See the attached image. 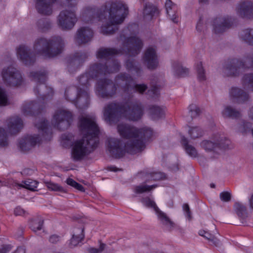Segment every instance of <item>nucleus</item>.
<instances>
[{"mask_svg": "<svg viewBox=\"0 0 253 253\" xmlns=\"http://www.w3.org/2000/svg\"><path fill=\"white\" fill-rule=\"evenodd\" d=\"M13 253H25V250L23 247H18Z\"/></svg>", "mask_w": 253, "mask_h": 253, "instance_id": "774afa93", "label": "nucleus"}, {"mask_svg": "<svg viewBox=\"0 0 253 253\" xmlns=\"http://www.w3.org/2000/svg\"><path fill=\"white\" fill-rule=\"evenodd\" d=\"M105 246V244L100 243L99 249L90 248L88 249V252L89 253H100L104 250Z\"/></svg>", "mask_w": 253, "mask_h": 253, "instance_id": "603ef678", "label": "nucleus"}, {"mask_svg": "<svg viewBox=\"0 0 253 253\" xmlns=\"http://www.w3.org/2000/svg\"><path fill=\"white\" fill-rule=\"evenodd\" d=\"M66 182L68 185H70L73 187H74L75 185L77 183V182L70 178H67Z\"/></svg>", "mask_w": 253, "mask_h": 253, "instance_id": "69168bd1", "label": "nucleus"}, {"mask_svg": "<svg viewBox=\"0 0 253 253\" xmlns=\"http://www.w3.org/2000/svg\"><path fill=\"white\" fill-rule=\"evenodd\" d=\"M56 0H37L36 7L42 14L50 15L52 12V4Z\"/></svg>", "mask_w": 253, "mask_h": 253, "instance_id": "b1692460", "label": "nucleus"}, {"mask_svg": "<svg viewBox=\"0 0 253 253\" xmlns=\"http://www.w3.org/2000/svg\"><path fill=\"white\" fill-rule=\"evenodd\" d=\"M8 104L7 96L5 90L0 87V106H6Z\"/></svg>", "mask_w": 253, "mask_h": 253, "instance_id": "8fccbe9b", "label": "nucleus"}, {"mask_svg": "<svg viewBox=\"0 0 253 253\" xmlns=\"http://www.w3.org/2000/svg\"><path fill=\"white\" fill-rule=\"evenodd\" d=\"M93 36V32L88 27H82L76 32L75 40L76 42L80 45L90 42Z\"/></svg>", "mask_w": 253, "mask_h": 253, "instance_id": "dca6fc26", "label": "nucleus"}, {"mask_svg": "<svg viewBox=\"0 0 253 253\" xmlns=\"http://www.w3.org/2000/svg\"><path fill=\"white\" fill-rule=\"evenodd\" d=\"M188 132L191 138L193 139L202 136L204 133L203 130L198 126L190 127Z\"/></svg>", "mask_w": 253, "mask_h": 253, "instance_id": "c03bdc74", "label": "nucleus"}, {"mask_svg": "<svg viewBox=\"0 0 253 253\" xmlns=\"http://www.w3.org/2000/svg\"><path fill=\"white\" fill-rule=\"evenodd\" d=\"M242 84L245 87L253 90V73L244 75L242 78Z\"/></svg>", "mask_w": 253, "mask_h": 253, "instance_id": "a19ab883", "label": "nucleus"}, {"mask_svg": "<svg viewBox=\"0 0 253 253\" xmlns=\"http://www.w3.org/2000/svg\"><path fill=\"white\" fill-rule=\"evenodd\" d=\"M203 24V20L202 19V18L200 17V18L199 19V20L198 21V22L197 23V26H196V29L198 31L200 32L202 30Z\"/></svg>", "mask_w": 253, "mask_h": 253, "instance_id": "680f3d73", "label": "nucleus"}, {"mask_svg": "<svg viewBox=\"0 0 253 253\" xmlns=\"http://www.w3.org/2000/svg\"><path fill=\"white\" fill-rule=\"evenodd\" d=\"M165 7L169 19L174 23H177L178 17L176 15L177 6L171 0H166Z\"/></svg>", "mask_w": 253, "mask_h": 253, "instance_id": "393cba45", "label": "nucleus"}, {"mask_svg": "<svg viewBox=\"0 0 253 253\" xmlns=\"http://www.w3.org/2000/svg\"><path fill=\"white\" fill-rule=\"evenodd\" d=\"M79 127L83 137L74 141L71 149V158L76 162L84 159L99 143V130L93 114L81 115L79 117Z\"/></svg>", "mask_w": 253, "mask_h": 253, "instance_id": "7ed1b4c3", "label": "nucleus"}, {"mask_svg": "<svg viewBox=\"0 0 253 253\" xmlns=\"http://www.w3.org/2000/svg\"><path fill=\"white\" fill-rule=\"evenodd\" d=\"M6 126L9 132L14 134L22 129L23 123L20 118L18 116H13L6 120Z\"/></svg>", "mask_w": 253, "mask_h": 253, "instance_id": "412c9836", "label": "nucleus"}, {"mask_svg": "<svg viewBox=\"0 0 253 253\" xmlns=\"http://www.w3.org/2000/svg\"><path fill=\"white\" fill-rule=\"evenodd\" d=\"M11 250V247L9 245L2 246L0 248V253H7Z\"/></svg>", "mask_w": 253, "mask_h": 253, "instance_id": "052dcab7", "label": "nucleus"}, {"mask_svg": "<svg viewBox=\"0 0 253 253\" xmlns=\"http://www.w3.org/2000/svg\"><path fill=\"white\" fill-rule=\"evenodd\" d=\"M183 210L185 212V216L189 220H191L192 219V215L191 212L190 210V208L188 204H184L182 207Z\"/></svg>", "mask_w": 253, "mask_h": 253, "instance_id": "6e6d98bb", "label": "nucleus"}, {"mask_svg": "<svg viewBox=\"0 0 253 253\" xmlns=\"http://www.w3.org/2000/svg\"><path fill=\"white\" fill-rule=\"evenodd\" d=\"M37 26L40 32H46L51 28V22L49 19L42 18L38 21Z\"/></svg>", "mask_w": 253, "mask_h": 253, "instance_id": "72a5a7b5", "label": "nucleus"}, {"mask_svg": "<svg viewBox=\"0 0 253 253\" xmlns=\"http://www.w3.org/2000/svg\"><path fill=\"white\" fill-rule=\"evenodd\" d=\"M126 69L138 75L140 73V68L138 64H136L134 60L128 59L126 62Z\"/></svg>", "mask_w": 253, "mask_h": 253, "instance_id": "58836bf2", "label": "nucleus"}, {"mask_svg": "<svg viewBox=\"0 0 253 253\" xmlns=\"http://www.w3.org/2000/svg\"><path fill=\"white\" fill-rule=\"evenodd\" d=\"M128 13L127 5L121 1L112 2L109 11L108 22L101 27L103 34H113L118 29V25L124 21Z\"/></svg>", "mask_w": 253, "mask_h": 253, "instance_id": "6e6552de", "label": "nucleus"}, {"mask_svg": "<svg viewBox=\"0 0 253 253\" xmlns=\"http://www.w3.org/2000/svg\"><path fill=\"white\" fill-rule=\"evenodd\" d=\"M35 126L42 136H40V134L28 135L21 138L19 142V147L22 151H28L42 140H50L52 131L48 126L46 120L43 118H36Z\"/></svg>", "mask_w": 253, "mask_h": 253, "instance_id": "0eeeda50", "label": "nucleus"}, {"mask_svg": "<svg viewBox=\"0 0 253 253\" xmlns=\"http://www.w3.org/2000/svg\"><path fill=\"white\" fill-rule=\"evenodd\" d=\"M65 46L62 38L54 36L47 39L40 37L34 42L33 52L25 45H20L17 49L18 58L26 65H32L35 61L36 54L45 58H51L61 53Z\"/></svg>", "mask_w": 253, "mask_h": 253, "instance_id": "20e7f679", "label": "nucleus"}, {"mask_svg": "<svg viewBox=\"0 0 253 253\" xmlns=\"http://www.w3.org/2000/svg\"><path fill=\"white\" fill-rule=\"evenodd\" d=\"M60 240V237L57 235H51L49 239V241L50 243L55 244L59 242Z\"/></svg>", "mask_w": 253, "mask_h": 253, "instance_id": "bf43d9fd", "label": "nucleus"}, {"mask_svg": "<svg viewBox=\"0 0 253 253\" xmlns=\"http://www.w3.org/2000/svg\"><path fill=\"white\" fill-rule=\"evenodd\" d=\"M138 26L136 24L129 25L123 30V34L121 39L123 41L122 47L119 50L114 48H100L96 52L98 59L107 60L105 65L101 63H94L91 65L88 71L78 78V82L82 91L86 90L89 93V88L91 85L92 80L99 77L117 72L120 70V65L118 60L114 58L115 55L126 54L130 56H135L139 54L143 46L142 40L136 36H131L126 38L127 31L130 33L132 29L137 30Z\"/></svg>", "mask_w": 253, "mask_h": 253, "instance_id": "f257e3e1", "label": "nucleus"}, {"mask_svg": "<svg viewBox=\"0 0 253 253\" xmlns=\"http://www.w3.org/2000/svg\"><path fill=\"white\" fill-rule=\"evenodd\" d=\"M165 177V173L159 171H147L145 174V178L146 182H149L151 180L156 181L164 179Z\"/></svg>", "mask_w": 253, "mask_h": 253, "instance_id": "473e14b6", "label": "nucleus"}, {"mask_svg": "<svg viewBox=\"0 0 253 253\" xmlns=\"http://www.w3.org/2000/svg\"><path fill=\"white\" fill-rule=\"evenodd\" d=\"M236 10L241 17L252 18L253 17V2L248 0L241 2L238 5Z\"/></svg>", "mask_w": 253, "mask_h": 253, "instance_id": "aec40b11", "label": "nucleus"}, {"mask_svg": "<svg viewBox=\"0 0 253 253\" xmlns=\"http://www.w3.org/2000/svg\"><path fill=\"white\" fill-rule=\"evenodd\" d=\"M220 198L221 201L224 202H229L231 200V194L228 192H222L220 194Z\"/></svg>", "mask_w": 253, "mask_h": 253, "instance_id": "5fc2aeb1", "label": "nucleus"}, {"mask_svg": "<svg viewBox=\"0 0 253 253\" xmlns=\"http://www.w3.org/2000/svg\"><path fill=\"white\" fill-rule=\"evenodd\" d=\"M88 54L84 52H76L72 57L68 59L67 68L70 73H73L85 61Z\"/></svg>", "mask_w": 253, "mask_h": 253, "instance_id": "2eb2a0df", "label": "nucleus"}, {"mask_svg": "<svg viewBox=\"0 0 253 253\" xmlns=\"http://www.w3.org/2000/svg\"><path fill=\"white\" fill-rule=\"evenodd\" d=\"M141 202L145 207L152 208L154 211L156 210V208H158L154 200L149 197L142 198Z\"/></svg>", "mask_w": 253, "mask_h": 253, "instance_id": "49530a36", "label": "nucleus"}, {"mask_svg": "<svg viewBox=\"0 0 253 253\" xmlns=\"http://www.w3.org/2000/svg\"><path fill=\"white\" fill-rule=\"evenodd\" d=\"M98 10L95 6H88L83 9L80 18L85 23L92 22L96 17H98Z\"/></svg>", "mask_w": 253, "mask_h": 253, "instance_id": "4be33fe9", "label": "nucleus"}, {"mask_svg": "<svg viewBox=\"0 0 253 253\" xmlns=\"http://www.w3.org/2000/svg\"><path fill=\"white\" fill-rule=\"evenodd\" d=\"M118 131L126 139L124 146L117 138L108 139V149L113 157L120 158L126 151L134 154L143 150L146 142L153 136V131L149 128H137L130 125L121 123L118 125Z\"/></svg>", "mask_w": 253, "mask_h": 253, "instance_id": "f03ea898", "label": "nucleus"}, {"mask_svg": "<svg viewBox=\"0 0 253 253\" xmlns=\"http://www.w3.org/2000/svg\"><path fill=\"white\" fill-rule=\"evenodd\" d=\"M251 127L252 125L250 122H244L243 123L242 126L239 128V130L242 133H245L249 130Z\"/></svg>", "mask_w": 253, "mask_h": 253, "instance_id": "864d4df0", "label": "nucleus"}, {"mask_svg": "<svg viewBox=\"0 0 253 253\" xmlns=\"http://www.w3.org/2000/svg\"><path fill=\"white\" fill-rule=\"evenodd\" d=\"M232 24V19L229 17H216L212 24L214 32L216 34L221 33L230 28Z\"/></svg>", "mask_w": 253, "mask_h": 253, "instance_id": "f3484780", "label": "nucleus"}, {"mask_svg": "<svg viewBox=\"0 0 253 253\" xmlns=\"http://www.w3.org/2000/svg\"><path fill=\"white\" fill-rule=\"evenodd\" d=\"M74 188H75L76 189L79 190V191H84V187L80 184L78 183L77 182V183L76 184V185H75L74 186Z\"/></svg>", "mask_w": 253, "mask_h": 253, "instance_id": "338daca9", "label": "nucleus"}, {"mask_svg": "<svg viewBox=\"0 0 253 253\" xmlns=\"http://www.w3.org/2000/svg\"><path fill=\"white\" fill-rule=\"evenodd\" d=\"M38 182L32 179H28L22 181V184L16 183L17 187H23L31 191H35L37 187Z\"/></svg>", "mask_w": 253, "mask_h": 253, "instance_id": "e433bc0d", "label": "nucleus"}, {"mask_svg": "<svg viewBox=\"0 0 253 253\" xmlns=\"http://www.w3.org/2000/svg\"><path fill=\"white\" fill-rule=\"evenodd\" d=\"M77 0H66L65 6L71 9H66L60 12L57 18V24L63 30H70L73 28L78 21L75 7Z\"/></svg>", "mask_w": 253, "mask_h": 253, "instance_id": "9d476101", "label": "nucleus"}, {"mask_svg": "<svg viewBox=\"0 0 253 253\" xmlns=\"http://www.w3.org/2000/svg\"><path fill=\"white\" fill-rule=\"evenodd\" d=\"M230 99L234 103H243L248 101L250 96L249 94L238 87H232L229 90Z\"/></svg>", "mask_w": 253, "mask_h": 253, "instance_id": "a211bd4d", "label": "nucleus"}, {"mask_svg": "<svg viewBox=\"0 0 253 253\" xmlns=\"http://www.w3.org/2000/svg\"><path fill=\"white\" fill-rule=\"evenodd\" d=\"M157 187V185L154 184L151 186L147 185H140L136 186L134 188V191L136 194H141L145 192L150 191L156 187Z\"/></svg>", "mask_w": 253, "mask_h": 253, "instance_id": "37998d69", "label": "nucleus"}, {"mask_svg": "<svg viewBox=\"0 0 253 253\" xmlns=\"http://www.w3.org/2000/svg\"><path fill=\"white\" fill-rule=\"evenodd\" d=\"M222 114L224 117L235 119L238 118L241 116V113L239 110L229 105L225 106L222 111Z\"/></svg>", "mask_w": 253, "mask_h": 253, "instance_id": "2f4dec72", "label": "nucleus"}, {"mask_svg": "<svg viewBox=\"0 0 253 253\" xmlns=\"http://www.w3.org/2000/svg\"><path fill=\"white\" fill-rule=\"evenodd\" d=\"M143 60L148 69L156 68L159 64V60L156 49L151 47L148 48L144 53Z\"/></svg>", "mask_w": 253, "mask_h": 253, "instance_id": "6ab92c4d", "label": "nucleus"}, {"mask_svg": "<svg viewBox=\"0 0 253 253\" xmlns=\"http://www.w3.org/2000/svg\"><path fill=\"white\" fill-rule=\"evenodd\" d=\"M61 143L64 148L72 147L74 141V135L71 133L63 134L61 137Z\"/></svg>", "mask_w": 253, "mask_h": 253, "instance_id": "f704fd0d", "label": "nucleus"}, {"mask_svg": "<svg viewBox=\"0 0 253 253\" xmlns=\"http://www.w3.org/2000/svg\"><path fill=\"white\" fill-rule=\"evenodd\" d=\"M84 229L82 227L76 228L73 230L72 238L70 241L71 247L77 246L84 238Z\"/></svg>", "mask_w": 253, "mask_h": 253, "instance_id": "cd10ccee", "label": "nucleus"}, {"mask_svg": "<svg viewBox=\"0 0 253 253\" xmlns=\"http://www.w3.org/2000/svg\"><path fill=\"white\" fill-rule=\"evenodd\" d=\"M73 120L72 113L67 110H57L51 120L52 126L60 130H65L69 127Z\"/></svg>", "mask_w": 253, "mask_h": 253, "instance_id": "ddd939ff", "label": "nucleus"}, {"mask_svg": "<svg viewBox=\"0 0 253 253\" xmlns=\"http://www.w3.org/2000/svg\"><path fill=\"white\" fill-rule=\"evenodd\" d=\"M41 109L40 104L34 101L25 102L22 106V112L24 116L38 115Z\"/></svg>", "mask_w": 253, "mask_h": 253, "instance_id": "5701e85b", "label": "nucleus"}, {"mask_svg": "<svg viewBox=\"0 0 253 253\" xmlns=\"http://www.w3.org/2000/svg\"><path fill=\"white\" fill-rule=\"evenodd\" d=\"M158 13V10L155 5L149 3L145 4L143 15L146 19L150 20Z\"/></svg>", "mask_w": 253, "mask_h": 253, "instance_id": "c756f323", "label": "nucleus"}, {"mask_svg": "<svg viewBox=\"0 0 253 253\" xmlns=\"http://www.w3.org/2000/svg\"><path fill=\"white\" fill-rule=\"evenodd\" d=\"M196 68L197 72L198 79L200 81H205L206 79L205 70L204 69L202 62L197 63Z\"/></svg>", "mask_w": 253, "mask_h": 253, "instance_id": "de8ad7c7", "label": "nucleus"}, {"mask_svg": "<svg viewBox=\"0 0 253 253\" xmlns=\"http://www.w3.org/2000/svg\"><path fill=\"white\" fill-rule=\"evenodd\" d=\"M66 99L74 103L81 109H85L89 104V95L86 90L82 91V88L75 86H70L65 92Z\"/></svg>", "mask_w": 253, "mask_h": 253, "instance_id": "9b49d317", "label": "nucleus"}, {"mask_svg": "<svg viewBox=\"0 0 253 253\" xmlns=\"http://www.w3.org/2000/svg\"><path fill=\"white\" fill-rule=\"evenodd\" d=\"M203 232H204V233L205 234H202V232H199L200 235L205 237L209 240H211V238H212V237L213 236V235H212L206 231H204Z\"/></svg>", "mask_w": 253, "mask_h": 253, "instance_id": "0e129e2a", "label": "nucleus"}, {"mask_svg": "<svg viewBox=\"0 0 253 253\" xmlns=\"http://www.w3.org/2000/svg\"><path fill=\"white\" fill-rule=\"evenodd\" d=\"M14 212V214L16 216H22L26 214V211L20 207H17L15 209Z\"/></svg>", "mask_w": 253, "mask_h": 253, "instance_id": "13d9d810", "label": "nucleus"}, {"mask_svg": "<svg viewBox=\"0 0 253 253\" xmlns=\"http://www.w3.org/2000/svg\"><path fill=\"white\" fill-rule=\"evenodd\" d=\"M8 144L7 133L5 129L0 127V148L7 146Z\"/></svg>", "mask_w": 253, "mask_h": 253, "instance_id": "a18cd8bd", "label": "nucleus"}, {"mask_svg": "<svg viewBox=\"0 0 253 253\" xmlns=\"http://www.w3.org/2000/svg\"><path fill=\"white\" fill-rule=\"evenodd\" d=\"M46 186L47 188L51 190L54 191H59L63 193H66V190L61 186L58 184L52 182H46Z\"/></svg>", "mask_w": 253, "mask_h": 253, "instance_id": "09e8293b", "label": "nucleus"}, {"mask_svg": "<svg viewBox=\"0 0 253 253\" xmlns=\"http://www.w3.org/2000/svg\"><path fill=\"white\" fill-rule=\"evenodd\" d=\"M43 223V218L38 216L31 220L30 222V227L34 232H37L42 229Z\"/></svg>", "mask_w": 253, "mask_h": 253, "instance_id": "4c0bfd02", "label": "nucleus"}, {"mask_svg": "<svg viewBox=\"0 0 253 253\" xmlns=\"http://www.w3.org/2000/svg\"><path fill=\"white\" fill-rule=\"evenodd\" d=\"M29 76L32 81L37 84L36 87L34 88V92L39 101L44 102L50 99L53 96V90L52 88L45 84L47 79V72L44 70L32 71L29 73Z\"/></svg>", "mask_w": 253, "mask_h": 253, "instance_id": "1a4fd4ad", "label": "nucleus"}, {"mask_svg": "<svg viewBox=\"0 0 253 253\" xmlns=\"http://www.w3.org/2000/svg\"><path fill=\"white\" fill-rule=\"evenodd\" d=\"M166 110L164 106L151 105L149 108V114L152 119L157 120L165 116Z\"/></svg>", "mask_w": 253, "mask_h": 253, "instance_id": "a878e982", "label": "nucleus"}, {"mask_svg": "<svg viewBox=\"0 0 253 253\" xmlns=\"http://www.w3.org/2000/svg\"><path fill=\"white\" fill-rule=\"evenodd\" d=\"M149 94H152V97L155 98L158 97L159 94V88L157 85H153L151 88L149 90Z\"/></svg>", "mask_w": 253, "mask_h": 253, "instance_id": "4d7b16f0", "label": "nucleus"}, {"mask_svg": "<svg viewBox=\"0 0 253 253\" xmlns=\"http://www.w3.org/2000/svg\"><path fill=\"white\" fill-rule=\"evenodd\" d=\"M239 38L250 45H253V29H246L239 33Z\"/></svg>", "mask_w": 253, "mask_h": 253, "instance_id": "7c9ffc66", "label": "nucleus"}, {"mask_svg": "<svg viewBox=\"0 0 253 253\" xmlns=\"http://www.w3.org/2000/svg\"><path fill=\"white\" fill-rule=\"evenodd\" d=\"M155 211L157 215L159 220L163 225L170 228L173 227L174 223L171 221L165 212L161 211L159 208H156V210Z\"/></svg>", "mask_w": 253, "mask_h": 253, "instance_id": "bb28decb", "label": "nucleus"}, {"mask_svg": "<svg viewBox=\"0 0 253 253\" xmlns=\"http://www.w3.org/2000/svg\"><path fill=\"white\" fill-rule=\"evenodd\" d=\"M189 114L191 118H193L200 114V109L194 104H191L189 106Z\"/></svg>", "mask_w": 253, "mask_h": 253, "instance_id": "3c124183", "label": "nucleus"}, {"mask_svg": "<svg viewBox=\"0 0 253 253\" xmlns=\"http://www.w3.org/2000/svg\"><path fill=\"white\" fill-rule=\"evenodd\" d=\"M209 241L210 242H211V243H212L215 246H218L220 244V242H219V240L217 239L214 236Z\"/></svg>", "mask_w": 253, "mask_h": 253, "instance_id": "e2e57ef3", "label": "nucleus"}, {"mask_svg": "<svg viewBox=\"0 0 253 253\" xmlns=\"http://www.w3.org/2000/svg\"><path fill=\"white\" fill-rule=\"evenodd\" d=\"M132 81V77L125 73L118 74L115 78V83L108 79H100L96 84L95 93L102 98H111L116 94L118 89L127 92Z\"/></svg>", "mask_w": 253, "mask_h": 253, "instance_id": "423d86ee", "label": "nucleus"}, {"mask_svg": "<svg viewBox=\"0 0 253 253\" xmlns=\"http://www.w3.org/2000/svg\"><path fill=\"white\" fill-rule=\"evenodd\" d=\"M234 209L239 217L244 218L247 214L246 207L240 202L234 204Z\"/></svg>", "mask_w": 253, "mask_h": 253, "instance_id": "79ce46f5", "label": "nucleus"}, {"mask_svg": "<svg viewBox=\"0 0 253 253\" xmlns=\"http://www.w3.org/2000/svg\"><path fill=\"white\" fill-rule=\"evenodd\" d=\"M181 142L186 153L190 157L196 158L198 156V153L196 149L193 146L188 143V141L186 137L184 136L182 137Z\"/></svg>", "mask_w": 253, "mask_h": 253, "instance_id": "c85d7f7f", "label": "nucleus"}, {"mask_svg": "<svg viewBox=\"0 0 253 253\" xmlns=\"http://www.w3.org/2000/svg\"><path fill=\"white\" fill-rule=\"evenodd\" d=\"M133 79L130 84V87L129 90L127 92H124L126 94H129L130 92H138L140 94H143L147 89V85L145 84H134Z\"/></svg>", "mask_w": 253, "mask_h": 253, "instance_id": "c9c22d12", "label": "nucleus"}, {"mask_svg": "<svg viewBox=\"0 0 253 253\" xmlns=\"http://www.w3.org/2000/svg\"><path fill=\"white\" fill-rule=\"evenodd\" d=\"M230 141L224 136L215 134L211 140H205L201 143V147L207 152H212L219 155L224 149L229 148Z\"/></svg>", "mask_w": 253, "mask_h": 253, "instance_id": "f8f14e48", "label": "nucleus"}, {"mask_svg": "<svg viewBox=\"0 0 253 253\" xmlns=\"http://www.w3.org/2000/svg\"><path fill=\"white\" fill-rule=\"evenodd\" d=\"M1 77L4 83L7 85L18 86L21 85L23 82L21 73L12 66L3 68L1 72Z\"/></svg>", "mask_w": 253, "mask_h": 253, "instance_id": "4468645a", "label": "nucleus"}, {"mask_svg": "<svg viewBox=\"0 0 253 253\" xmlns=\"http://www.w3.org/2000/svg\"><path fill=\"white\" fill-rule=\"evenodd\" d=\"M174 75L177 77H183L188 73V70L183 68L180 64L175 63L173 64Z\"/></svg>", "mask_w": 253, "mask_h": 253, "instance_id": "ea45409f", "label": "nucleus"}, {"mask_svg": "<svg viewBox=\"0 0 253 253\" xmlns=\"http://www.w3.org/2000/svg\"><path fill=\"white\" fill-rule=\"evenodd\" d=\"M143 114L144 107L142 104L131 97L124 103H110L105 106L103 111L104 119L110 125L116 123L122 117L129 121H137Z\"/></svg>", "mask_w": 253, "mask_h": 253, "instance_id": "39448f33", "label": "nucleus"}]
</instances>
